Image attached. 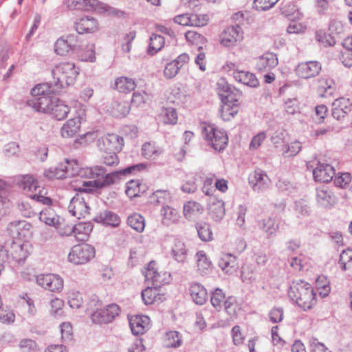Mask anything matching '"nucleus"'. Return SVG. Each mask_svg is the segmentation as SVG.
<instances>
[{
  "label": "nucleus",
  "mask_w": 352,
  "mask_h": 352,
  "mask_svg": "<svg viewBox=\"0 0 352 352\" xmlns=\"http://www.w3.org/2000/svg\"><path fill=\"white\" fill-rule=\"evenodd\" d=\"M197 256L198 270L201 273H206V271L209 270L212 265L211 262L206 257L204 251H199L197 253Z\"/></svg>",
  "instance_id": "8fccbe9b"
},
{
  "label": "nucleus",
  "mask_w": 352,
  "mask_h": 352,
  "mask_svg": "<svg viewBox=\"0 0 352 352\" xmlns=\"http://www.w3.org/2000/svg\"><path fill=\"white\" fill-rule=\"evenodd\" d=\"M126 194L130 198L139 196L140 192V183L138 181L131 180L126 184Z\"/></svg>",
  "instance_id": "bf43d9fd"
},
{
  "label": "nucleus",
  "mask_w": 352,
  "mask_h": 352,
  "mask_svg": "<svg viewBox=\"0 0 352 352\" xmlns=\"http://www.w3.org/2000/svg\"><path fill=\"white\" fill-rule=\"evenodd\" d=\"M95 256V249L89 244L75 245L68 255L70 262L76 265L87 263Z\"/></svg>",
  "instance_id": "6e6552de"
},
{
  "label": "nucleus",
  "mask_w": 352,
  "mask_h": 352,
  "mask_svg": "<svg viewBox=\"0 0 352 352\" xmlns=\"http://www.w3.org/2000/svg\"><path fill=\"white\" fill-rule=\"evenodd\" d=\"M316 39L322 43L324 47L333 46L336 44V40L331 34L322 31L316 32Z\"/></svg>",
  "instance_id": "13d9d810"
},
{
  "label": "nucleus",
  "mask_w": 352,
  "mask_h": 352,
  "mask_svg": "<svg viewBox=\"0 0 352 352\" xmlns=\"http://www.w3.org/2000/svg\"><path fill=\"white\" fill-rule=\"evenodd\" d=\"M127 224L138 232H142L144 230V218L138 213H133L128 217Z\"/></svg>",
  "instance_id": "ea45409f"
},
{
  "label": "nucleus",
  "mask_w": 352,
  "mask_h": 352,
  "mask_svg": "<svg viewBox=\"0 0 352 352\" xmlns=\"http://www.w3.org/2000/svg\"><path fill=\"white\" fill-rule=\"evenodd\" d=\"M68 210L72 216L80 219L89 213V207L82 196L76 195L71 199Z\"/></svg>",
  "instance_id": "4468645a"
},
{
  "label": "nucleus",
  "mask_w": 352,
  "mask_h": 352,
  "mask_svg": "<svg viewBox=\"0 0 352 352\" xmlns=\"http://www.w3.org/2000/svg\"><path fill=\"white\" fill-rule=\"evenodd\" d=\"M30 226L25 221H15L9 223L8 231L12 238L25 237L28 234Z\"/></svg>",
  "instance_id": "4be33fe9"
},
{
  "label": "nucleus",
  "mask_w": 352,
  "mask_h": 352,
  "mask_svg": "<svg viewBox=\"0 0 352 352\" xmlns=\"http://www.w3.org/2000/svg\"><path fill=\"white\" fill-rule=\"evenodd\" d=\"M208 214L215 221H220L225 216L226 210L223 200L210 197L208 201Z\"/></svg>",
  "instance_id": "6ab92c4d"
},
{
  "label": "nucleus",
  "mask_w": 352,
  "mask_h": 352,
  "mask_svg": "<svg viewBox=\"0 0 352 352\" xmlns=\"http://www.w3.org/2000/svg\"><path fill=\"white\" fill-rule=\"evenodd\" d=\"M256 272L252 266L245 265L241 268V278L243 282L252 283L256 280Z\"/></svg>",
  "instance_id": "3c124183"
},
{
  "label": "nucleus",
  "mask_w": 352,
  "mask_h": 352,
  "mask_svg": "<svg viewBox=\"0 0 352 352\" xmlns=\"http://www.w3.org/2000/svg\"><path fill=\"white\" fill-rule=\"evenodd\" d=\"M278 65V58L275 54L267 52L265 53L256 60V67L259 71L267 72L275 67Z\"/></svg>",
  "instance_id": "b1692460"
},
{
  "label": "nucleus",
  "mask_w": 352,
  "mask_h": 352,
  "mask_svg": "<svg viewBox=\"0 0 352 352\" xmlns=\"http://www.w3.org/2000/svg\"><path fill=\"white\" fill-rule=\"evenodd\" d=\"M243 38L242 30L239 25L227 28L221 34L220 43L225 47L234 46Z\"/></svg>",
  "instance_id": "2eb2a0df"
},
{
  "label": "nucleus",
  "mask_w": 352,
  "mask_h": 352,
  "mask_svg": "<svg viewBox=\"0 0 352 352\" xmlns=\"http://www.w3.org/2000/svg\"><path fill=\"white\" fill-rule=\"evenodd\" d=\"M55 101L49 113L58 120H63L69 113L70 108L57 98Z\"/></svg>",
  "instance_id": "2f4dec72"
},
{
  "label": "nucleus",
  "mask_w": 352,
  "mask_h": 352,
  "mask_svg": "<svg viewBox=\"0 0 352 352\" xmlns=\"http://www.w3.org/2000/svg\"><path fill=\"white\" fill-rule=\"evenodd\" d=\"M83 302L82 294L76 291H71L68 294V304L73 309H78Z\"/></svg>",
  "instance_id": "5fc2aeb1"
},
{
  "label": "nucleus",
  "mask_w": 352,
  "mask_h": 352,
  "mask_svg": "<svg viewBox=\"0 0 352 352\" xmlns=\"http://www.w3.org/2000/svg\"><path fill=\"white\" fill-rule=\"evenodd\" d=\"M52 89V86L49 83L36 85L32 90V94L34 98L28 101V106L38 112L49 113L56 99L55 96L50 95L55 93L51 91Z\"/></svg>",
  "instance_id": "20e7f679"
},
{
  "label": "nucleus",
  "mask_w": 352,
  "mask_h": 352,
  "mask_svg": "<svg viewBox=\"0 0 352 352\" xmlns=\"http://www.w3.org/2000/svg\"><path fill=\"white\" fill-rule=\"evenodd\" d=\"M135 87V80L132 78L121 76L115 80L114 88L119 92L129 93L133 91Z\"/></svg>",
  "instance_id": "f704fd0d"
},
{
  "label": "nucleus",
  "mask_w": 352,
  "mask_h": 352,
  "mask_svg": "<svg viewBox=\"0 0 352 352\" xmlns=\"http://www.w3.org/2000/svg\"><path fill=\"white\" fill-rule=\"evenodd\" d=\"M94 221L113 228L118 227L120 223V219L118 215L108 210H103L98 214L94 218Z\"/></svg>",
  "instance_id": "5701e85b"
},
{
  "label": "nucleus",
  "mask_w": 352,
  "mask_h": 352,
  "mask_svg": "<svg viewBox=\"0 0 352 352\" xmlns=\"http://www.w3.org/2000/svg\"><path fill=\"white\" fill-rule=\"evenodd\" d=\"M296 213L300 217H305L310 214V208L304 200H299L295 202Z\"/></svg>",
  "instance_id": "69168bd1"
},
{
  "label": "nucleus",
  "mask_w": 352,
  "mask_h": 352,
  "mask_svg": "<svg viewBox=\"0 0 352 352\" xmlns=\"http://www.w3.org/2000/svg\"><path fill=\"white\" fill-rule=\"evenodd\" d=\"M167 346L177 347L180 346L182 340L177 331H170L166 334Z\"/></svg>",
  "instance_id": "338daca9"
},
{
  "label": "nucleus",
  "mask_w": 352,
  "mask_h": 352,
  "mask_svg": "<svg viewBox=\"0 0 352 352\" xmlns=\"http://www.w3.org/2000/svg\"><path fill=\"white\" fill-rule=\"evenodd\" d=\"M78 74V69L73 63H60L56 65L52 70L53 80L49 82L52 86L51 91L58 92L61 89L74 84Z\"/></svg>",
  "instance_id": "f03ea898"
},
{
  "label": "nucleus",
  "mask_w": 352,
  "mask_h": 352,
  "mask_svg": "<svg viewBox=\"0 0 352 352\" xmlns=\"http://www.w3.org/2000/svg\"><path fill=\"white\" fill-rule=\"evenodd\" d=\"M82 46L76 34H68L58 38L54 45V50L57 54L65 56L69 53H79Z\"/></svg>",
  "instance_id": "423d86ee"
},
{
  "label": "nucleus",
  "mask_w": 352,
  "mask_h": 352,
  "mask_svg": "<svg viewBox=\"0 0 352 352\" xmlns=\"http://www.w3.org/2000/svg\"><path fill=\"white\" fill-rule=\"evenodd\" d=\"M63 163L58 166L50 167L44 171V176L49 179H63L67 177Z\"/></svg>",
  "instance_id": "a18cd8bd"
},
{
  "label": "nucleus",
  "mask_w": 352,
  "mask_h": 352,
  "mask_svg": "<svg viewBox=\"0 0 352 352\" xmlns=\"http://www.w3.org/2000/svg\"><path fill=\"white\" fill-rule=\"evenodd\" d=\"M161 214L163 216L162 223L166 226L179 221L180 215L178 211L168 206H163L161 209Z\"/></svg>",
  "instance_id": "7c9ffc66"
},
{
  "label": "nucleus",
  "mask_w": 352,
  "mask_h": 352,
  "mask_svg": "<svg viewBox=\"0 0 352 352\" xmlns=\"http://www.w3.org/2000/svg\"><path fill=\"white\" fill-rule=\"evenodd\" d=\"M171 255L177 262L184 263L187 256V250L185 244L181 241L176 240L172 248Z\"/></svg>",
  "instance_id": "e433bc0d"
},
{
  "label": "nucleus",
  "mask_w": 352,
  "mask_h": 352,
  "mask_svg": "<svg viewBox=\"0 0 352 352\" xmlns=\"http://www.w3.org/2000/svg\"><path fill=\"white\" fill-rule=\"evenodd\" d=\"M219 266L227 274H232L238 268L237 259L232 254H224L219 261Z\"/></svg>",
  "instance_id": "c85d7f7f"
},
{
  "label": "nucleus",
  "mask_w": 352,
  "mask_h": 352,
  "mask_svg": "<svg viewBox=\"0 0 352 352\" xmlns=\"http://www.w3.org/2000/svg\"><path fill=\"white\" fill-rule=\"evenodd\" d=\"M123 145V139L116 134H108L98 140V146L102 151H120Z\"/></svg>",
  "instance_id": "ddd939ff"
},
{
  "label": "nucleus",
  "mask_w": 352,
  "mask_h": 352,
  "mask_svg": "<svg viewBox=\"0 0 352 352\" xmlns=\"http://www.w3.org/2000/svg\"><path fill=\"white\" fill-rule=\"evenodd\" d=\"M259 228L270 237L276 232L279 228V226L278 223H276L274 219L268 217L259 222Z\"/></svg>",
  "instance_id": "a19ab883"
},
{
  "label": "nucleus",
  "mask_w": 352,
  "mask_h": 352,
  "mask_svg": "<svg viewBox=\"0 0 352 352\" xmlns=\"http://www.w3.org/2000/svg\"><path fill=\"white\" fill-rule=\"evenodd\" d=\"M197 234L200 239L203 241H209L212 238V232L208 223L201 222L196 226Z\"/></svg>",
  "instance_id": "49530a36"
},
{
  "label": "nucleus",
  "mask_w": 352,
  "mask_h": 352,
  "mask_svg": "<svg viewBox=\"0 0 352 352\" xmlns=\"http://www.w3.org/2000/svg\"><path fill=\"white\" fill-rule=\"evenodd\" d=\"M322 65L320 62L311 60L299 63L295 71L300 78L308 79L317 76L321 72Z\"/></svg>",
  "instance_id": "f8f14e48"
},
{
  "label": "nucleus",
  "mask_w": 352,
  "mask_h": 352,
  "mask_svg": "<svg viewBox=\"0 0 352 352\" xmlns=\"http://www.w3.org/2000/svg\"><path fill=\"white\" fill-rule=\"evenodd\" d=\"M225 294L222 289L217 288L211 295L210 302L212 305L217 310L219 311L223 302L225 301Z\"/></svg>",
  "instance_id": "09e8293b"
},
{
  "label": "nucleus",
  "mask_w": 352,
  "mask_h": 352,
  "mask_svg": "<svg viewBox=\"0 0 352 352\" xmlns=\"http://www.w3.org/2000/svg\"><path fill=\"white\" fill-rule=\"evenodd\" d=\"M80 126L79 118L69 120L61 128V135L63 138H72L76 135Z\"/></svg>",
  "instance_id": "72a5a7b5"
},
{
  "label": "nucleus",
  "mask_w": 352,
  "mask_h": 352,
  "mask_svg": "<svg viewBox=\"0 0 352 352\" xmlns=\"http://www.w3.org/2000/svg\"><path fill=\"white\" fill-rule=\"evenodd\" d=\"M218 94L220 96L222 102H223L224 96H226L227 95H230V93H234L235 90H236V89L232 87L223 80H221L218 82Z\"/></svg>",
  "instance_id": "052dcab7"
},
{
  "label": "nucleus",
  "mask_w": 352,
  "mask_h": 352,
  "mask_svg": "<svg viewBox=\"0 0 352 352\" xmlns=\"http://www.w3.org/2000/svg\"><path fill=\"white\" fill-rule=\"evenodd\" d=\"M248 180L249 184L255 191H259L265 188V186L270 182L268 176L261 169H256L253 173H250Z\"/></svg>",
  "instance_id": "412c9836"
},
{
  "label": "nucleus",
  "mask_w": 352,
  "mask_h": 352,
  "mask_svg": "<svg viewBox=\"0 0 352 352\" xmlns=\"http://www.w3.org/2000/svg\"><path fill=\"white\" fill-rule=\"evenodd\" d=\"M52 204L39 212V219L45 224L56 226L59 221V217L56 214L54 210L50 207Z\"/></svg>",
  "instance_id": "c9c22d12"
},
{
  "label": "nucleus",
  "mask_w": 352,
  "mask_h": 352,
  "mask_svg": "<svg viewBox=\"0 0 352 352\" xmlns=\"http://www.w3.org/2000/svg\"><path fill=\"white\" fill-rule=\"evenodd\" d=\"M165 43L164 38L156 34H152L150 37V43L148 52L151 54H154L160 51Z\"/></svg>",
  "instance_id": "79ce46f5"
},
{
  "label": "nucleus",
  "mask_w": 352,
  "mask_h": 352,
  "mask_svg": "<svg viewBox=\"0 0 352 352\" xmlns=\"http://www.w3.org/2000/svg\"><path fill=\"white\" fill-rule=\"evenodd\" d=\"M142 298L145 305H151L155 302L162 301V296L159 293V287H147L142 290Z\"/></svg>",
  "instance_id": "473e14b6"
},
{
  "label": "nucleus",
  "mask_w": 352,
  "mask_h": 352,
  "mask_svg": "<svg viewBox=\"0 0 352 352\" xmlns=\"http://www.w3.org/2000/svg\"><path fill=\"white\" fill-rule=\"evenodd\" d=\"M335 175L334 168L328 164H321L319 162L313 170L315 180L323 183L331 181Z\"/></svg>",
  "instance_id": "dca6fc26"
},
{
  "label": "nucleus",
  "mask_w": 352,
  "mask_h": 352,
  "mask_svg": "<svg viewBox=\"0 0 352 352\" xmlns=\"http://www.w3.org/2000/svg\"><path fill=\"white\" fill-rule=\"evenodd\" d=\"M197 185L196 178L193 175L186 176L184 184L181 186V190L185 193H193L196 191Z\"/></svg>",
  "instance_id": "6e6d98bb"
},
{
  "label": "nucleus",
  "mask_w": 352,
  "mask_h": 352,
  "mask_svg": "<svg viewBox=\"0 0 352 352\" xmlns=\"http://www.w3.org/2000/svg\"><path fill=\"white\" fill-rule=\"evenodd\" d=\"M98 4V0H69L67 7L71 10H89Z\"/></svg>",
  "instance_id": "4c0bfd02"
},
{
  "label": "nucleus",
  "mask_w": 352,
  "mask_h": 352,
  "mask_svg": "<svg viewBox=\"0 0 352 352\" xmlns=\"http://www.w3.org/2000/svg\"><path fill=\"white\" fill-rule=\"evenodd\" d=\"M162 116L165 124H175L177 121V113L174 108H164L162 111Z\"/></svg>",
  "instance_id": "603ef678"
},
{
  "label": "nucleus",
  "mask_w": 352,
  "mask_h": 352,
  "mask_svg": "<svg viewBox=\"0 0 352 352\" xmlns=\"http://www.w3.org/2000/svg\"><path fill=\"white\" fill-rule=\"evenodd\" d=\"M317 203L323 208H331L337 201L333 192L327 187L322 186L316 189Z\"/></svg>",
  "instance_id": "aec40b11"
},
{
  "label": "nucleus",
  "mask_w": 352,
  "mask_h": 352,
  "mask_svg": "<svg viewBox=\"0 0 352 352\" xmlns=\"http://www.w3.org/2000/svg\"><path fill=\"white\" fill-rule=\"evenodd\" d=\"M318 94L320 97L331 96L334 90L335 87L332 80L322 78L318 81Z\"/></svg>",
  "instance_id": "58836bf2"
},
{
  "label": "nucleus",
  "mask_w": 352,
  "mask_h": 352,
  "mask_svg": "<svg viewBox=\"0 0 352 352\" xmlns=\"http://www.w3.org/2000/svg\"><path fill=\"white\" fill-rule=\"evenodd\" d=\"M74 28L78 34L93 32L98 29V22L93 17L85 16L75 23Z\"/></svg>",
  "instance_id": "393cba45"
},
{
  "label": "nucleus",
  "mask_w": 352,
  "mask_h": 352,
  "mask_svg": "<svg viewBox=\"0 0 352 352\" xmlns=\"http://www.w3.org/2000/svg\"><path fill=\"white\" fill-rule=\"evenodd\" d=\"M155 261H151L148 264V267L142 271V274L146 280H151L153 286L160 288L162 285L167 283L165 278L162 277L166 276V274L162 275L159 273L155 268Z\"/></svg>",
  "instance_id": "a211bd4d"
},
{
  "label": "nucleus",
  "mask_w": 352,
  "mask_h": 352,
  "mask_svg": "<svg viewBox=\"0 0 352 352\" xmlns=\"http://www.w3.org/2000/svg\"><path fill=\"white\" fill-rule=\"evenodd\" d=\"M202 133L214 150L221 151L226 148L228 138L224 131L216 129L212 125H208L203 128Z\"/></svg>",
  "instance_id": "0eeeda50"
},
{
  "label": "nucleus",
  "mask_w": 352,
  "mask_h": 352,
  "mask_svg": "<svg viewBox=\"0 0 352 352\" xmlns=\"http://www.w3.org/2000/svg\"><path fill=\"white\" fill-rule=\"evenodd\" d=\"M200 204L195 201H188L184 206V215L186 219H191L194 215L202 212Z\"/></svg>",
  "instance_id": "37998d69"
},
{
  "label": "nucleus",
  "mask_w": 352,
  "mask_h": 352,
  "mask_svg": "<svg viewBox=\"0 0 352 352\" xmlns=\"http://www.w3.org/2000/svg\"><path fill=\"white\" fill-rule=\"evenodd\" d=\"M120 314V307L116 304L109 305L106 309H98L91 315L93 322L102 324L111 322Z\"/></svg>",
  "instance_id": "1a4fd4ad"
},
{
  "label": "nucleus",
  "mask_w": 352,
  "mask_h": 352,
  "mask_svg": "<svg viewBox=\"0 0 352 352\" xmlns=\"http://www.w3.org/2000/svg\"><path fill=\"white\" fill-rule=\"evenodd\" d=\"M29 245L27 243H19L12 241L10 243H6L5 250L8 256V260L12 258L16 263H20L26 259L29 255Z\"/></svg>",
  "instance_id": "9d476101"
},
{
  "label": "nucleus",
  "mask_w": 352,
  "mask_h": 352,
  "mask_svg": "<svg viewBox=\"0 0 352 352\" xmlns=\"http://www.w3.org/2000/svg\"><path fill=\"white\" fill-rule=\"evenodd\" d=\"M190 26L202 27L206 25L209 20L207 14H190Z\"/></svg>",
  "instance_id": "e2e57ef3"
},
{
  "label": "nucleus",
  "mask_w": 352,
  "mask_h": 352,
  "mask_svg": "<svg viewBox=\"0 0 352 352\" xmlns=\"http://www.w3.org/2000/svg\"><path fill=\"white\" fill-rule=\"evenodd\" d=\"M179 69L181 68L174 60H172L166 64L164 70V75L165 78L171 79L178 74Z\"/></svg>",
  "instance_id": "680f3d73"
},
{
  "label": "nucleus",
  "mask_w": 352,
  "mask_h": 352,
  "mask_svg": "<svg viewBox=\"0 0 352 352\" xmlns=\"http://www.w3.org/2000/svg\"><path fill=\"white\" fill-rule=\"evenodd\" d=\"M161 153L162 151L154 144L146 142L142 145V154L145 158H155Z\"/></svg>",
  "instance_id": "de8ad7c7"
},
{
  "label": "nucleus",
  "mask_w": 352,
  "mask_h": 352,
  "mask_svg": "<svg viewBox=\"0 0 352 352\" xmlns=\"http://www.w3.org/2000/svg\"><path fill=\"white\" fill-rule=\"evenodd\" d=\"M37 283L51 292H60L63 288V280L54 274H39L36 276Z\"/></svg>",
  "instance_id": "9b49d317"
},
{
  "label": "nucleus",
  "mask_w": 352,
  "mask_h": 352,
  "mask_svg": "<svg viewBox=\"0 0 352 352\" xmlns=\"http://www.w3.org/2000/svg\"><path fill=\"white\" fill-rule=\"evenodd\" d=\"M170 194L167 190H157L150 197L151 202L154 204L166 206L170 199Z\"/></svg>",
  "instance_id": "c03bdc74"
},
{
  "label": "nucleus",
  "mask_w": 352,
  "mask_h": 352,
  "mask_svg": "<svg viewBox=\"0 0 352 352\" xmlns=\"http://www.w3.org/2000/svg\"><path fill=\"white\" fill-rule=\"evenodd\" d=\"M74 236L78 241H87L93 230V224L88 222H80L73 226Z\"/></svg>",
  "instance_id": "c756f323"
},
{
  "label": "nucleus",
  "mask_w": 352,
  "mask_h": 352,
  "mask_svg": "<svg viewBox=\"0 0 352 352\" xmlns=\"http://www.w3.org/2000/svg\"><path fill=\"white\" fill-rule=\"evenodd\" d=\"M351 181V175L349 173H343L336 175L334 179V184L336 186L345 188Z\"/></svg>",
  "instance_id": "774afa93"
},
{
  "label": "nucleus",
  "mask_w": 352,
  "mask_h": 352,
  "mask_svg": "<svg viewBox=\"0 0 352 352\" xmlns=\"http://www.w3.org/2000/svg\"><path fill=\"white\" fill-rule=\"evenodd\" d=\"M67 177L79 176L91 178L94 180L84 182L83 186L100 189L109 186L115 183L120 176H126L140 172L145 168L144 164H138L129 166L124 169L107 173V170L100 166L80 168L76 160L65 159L63 163Z\"/></svg>",
  "instance_id": "f257e3e1"
},
{
  "label": "nucleus",
  "mask_w": 352,
  "mask_h": 352,
  "mask_svg": "<svg viewBox=\"0 0 352 352\" xmlns=\"http://www.w3.org/2000/svg\"><path fill=\"white\" fill-rule=\"evenodd\" d=\"M102 162L107 166H114L118 164L119 160L116 155L117 151H103Z\"/></svg>",
  "instance_id": "4d7b16f0"
},
{
  "label": "nucleus",
  "mask_w": 352,
  "mask_h": 352,
  "mask_svg": "<svg viewBox=\"0 0 352 352\" xmlns=\"http://www.w3.org/2000/svg\"><path fill=\"white\" fill-rule=\"evenodd\" d=\"M17 184L32 199L45 206L52 204L50 197H47V190L38 184V181L31 175L19 176Z\"/></svg>",
  "instance_id": "39448f33"
},
{
  "label": "nucleus",
  "mask_w": 352,
  "mask_h": 352,
  "mask_svg": "<svg viewBox=\"0 0 352 352\" xmlns=\"http://www.w3.org/2000/svg\"><path fill=\"white\" fill-rule=\"evenodd\" d=\"M220 112L223 120H230L237 113L238 109L237 107L230 104L223 103Z\"/></svg>",
  "instance_id": "864d4df0"
},
{
  "label": "nucleus",
  "mask_w": 352,
  "mask_h": 352,
  "mask_svg": "<svg viewBox=\"0 0 352 352\" xmlns=\"http://www.w3.org/2000/svg\"><path fill=\"white\" fill-rule=\"evenodd\" d=\"M130 327L133 334H143L148 329L149 324V318L146 316H136L129 321Z\"/></svg>",
  "instance_id": "cd10ccee"
},
{
  "label": "nucleus",
  "mask_w": 352,
  "mask_h": 352,
  "mask_svg": "<svg viewBox=\"0 0 352 352\" xmlns=\"http://www.w3.org/2000/svg\"><path fill=\"white\" fill-rule=\"evenodd\" d=\"M189 291L192 300L197 305H202L207 301L208 293L202 285L198 283H192Z\"/></svg>",
  "instance_id": "a878e982"
},
{
  "label": "nucleus",
  "mask_w": 352,
  "mask_h": 352,
  "mask_svg": "<svg viewBox=\"0 0 352 352\" xmlns=\"http://www.w3.org/2000/svg\"><path fill=\"white\" fill-rule=\"evenodd\" d=\"M352 261V248H347L342 252L340 255L338 263L342 270H346V263Z\"/></svg>",
  "instance_id": "0e129e2a"
},
{
  "label": "nucleus",
  "mask_w": 352,
  "mask_h": 352,
  "mask_svg": "<svg viewBox=\"0 0 352 352\" xmlns=\"http://www.w3.org/2000/svg\"><path fill=\"white\" fill-rule=\"evenodd\" d=\"M288 295L292 301L304 310L311 309L316 302L313 287L309 283L302 280L292 283Z\"/></svg>",
  "instance_id": "7ed1b4c3"
},
{
  "label": "nucleus",
  "mask_w": 352,
  "mask_h": 352,
  "mask_svg": "<svg viewBox=\"0 0 352 352\" xmlns=\"http://www.w3.org/2000/svg\"><path fill=\"white\" fill-rule=\"evenodd\" d=\"M233 77L236 81L250 87H257L259 85L256 76L248 71L236 70L233 72Z\"/></svg>",
  "instance_id": "bb28decb"
},
{
  "label": "nucleus",
  "mask_w": 352,
  "mask_h": 352,
  "mask_svg": "<svg viewBox=\"0 0 352 352\" xmlns=\"http://www.w3.org/2000/svg\"><path fill=\"white\" fill-rule=\"evenodd\" d=\"M351 110V102L344 97L336 99L332 104V116L339 120L344 118Z\"/></svg>",
  "instance_id": "f3484780"
}]
</instances>
